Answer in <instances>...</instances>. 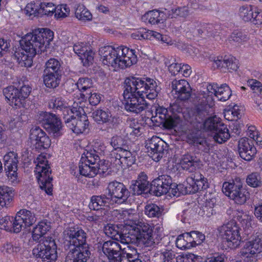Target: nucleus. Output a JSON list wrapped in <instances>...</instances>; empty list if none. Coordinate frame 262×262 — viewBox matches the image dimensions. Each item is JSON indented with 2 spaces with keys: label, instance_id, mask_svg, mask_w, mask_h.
<instances>
[{
  "label": "nucleus",
  "instance_id": "6e6552de",
  "mask_svg": "<svg viewBox=\"0 0 262 262\" xmlns=\"http://www.w3.org/2000/svg\"><path fill=\"white\" fill-rule=\"evenodd\" d=\"M86 238L87 234L83 229L78 227L71 228L67 231V236L63 242L64 248L90 250Z\"/></svg>",
  "mask_w": 262,
  "mask_h": 262
},
{
  "label": "nucleus",
  "instance_id": "680f3d73",
  "mask_svg": "<svg viewBox=\"0 0 262 262\" xmlns=\"http://www.w3.org/2000/svg\"><path fill=\"white\" fill-rule=\"evenodd\" d=\"M111 163L113 162L116 165L121 166L122 164V156H121V152L113 150L111 153Z\"/></svg>",
  "mask_w": 262,
  "mask_h": 262
},
{
  "label": "nucleus",
  "instance_id": "c03bdc74",
  "mask_svg": "<svg viewBox=\"0 0 262 262\" xmlns=\"http://www.w3.org/2000/svg\"><path fill=\"white\" fill-rule=\"evenodd\" d=\"M75 16L80 20H90L92 18L91 12L83 5H79L75 10Z\"/></svg>",
  "mask_w": 262,
  "mask_h": 262
},
{
  "label": "nucleus",
  "instance_id": "a18cd8bd",
  "mask_svg": "<svg viewBox=\"0 0 262 262\" xmlns=\"http://www.w3.org/2000/svg\"><path fill=\"white\" fill-rule=\"evenodd\" d=\"M247 185L251 187L258 188L262 186V180L260 175L258 172H252L248 174L246 178Z\"/></svg>",
  "mask_w": 262,
  "mask_h": 262
},
{
  "label": "nucleus",
  "instance_id": "5701e85b",
  "mask_svg": "<svg viewBox=\"0 0 262 262\" xmlns=\"http://www.w3.org/2000/svg\"><path fill=\"white\" fill-rule=\"evenodd\" d=\"M171 88L177 95V98L182 100H188L191 95V88L185 80H174L172 81Z\"/></svg>",
  "mask_w": 262,
  "mask_h": 262
},
{
  "label": "nucleus",
  "instance_id": "9d476101",
  "mask_svg": "<svg viewBox=\"0 0 262 262\" xmlns=\"http://www.w3.org/2000/svg\"><path fill=\"white\" fill-rule=\"evenodd\" d=\"M32 88L28 85L20 88L13 85L9 86L3 90V94L12 104L20 107L25 103L26 99L29 97Z\"/></svg>",
  "mask_w": 262,
  "mask_h": 262
},
{
  "label": "nucleus",
  "instance_id": "f3484780",
  "mask_svg": "<svg viewBox=\"0 0 262 262\" xmlns=\"http://www.w3.org/2000/svg\"><path fill=\"white\" fill-rule=\"evenodd\" d=\"M159 118L160 120H154L156 122H159L160 125L167 129H172L177 126L181 121L180 118L175 114L169 113L168 111L165 108H159L157 110L156 118Z\"/></svg>",
  "mask_w": 262,
  "mask_h": 262
},
{
  "label": "nucleus",
  "instance_id": "2eb2a0df",
  "mask_svg": "<svg viewBox=\"0 0 262 262\" xmlns=\"http://www.w3.org/2000/svg\"><path fill=\"white\" fill-rule=\"evenodd\" d=\"M106 192L113 204L118 200L125 202L130 196V191L122 183L116 181L108 183Z\"/></svg>",
  "mask_w": 262,
  "mask_h": 262
},
{
  "label": "nucleus",
  "instance_id": "a878e982",
  "mask_svg": "<svg viewBox=\"0 0 262 262\" xmlns=\"http://www.w3.org/2000/svg\"><path fill=\"white\" fill-rule=\"evenodd\" d=\"M215 66L216 68H225L229 71H236L238 69L237 61L233 56L217 57L214 61L213 67Z\"/></svg>",
  "mask_w": 262,
  "mask_h": 262
},
{
  "label": "nucleus",
  "instance_id": "0eeeda50",
  "mask_svg": "<svg viewBox=\"0 0 262 262\" xmlns=\"http://www.w3.org/2000/svg\"><path fill=\"white\" fill-rule=\"evenodd\" d=\"M133 83L132 85L137 89L138 95L141 94L144 96L146 94V98L152 100L157 98L161 91V88L158 85L157 82L150 78H139L135 76L128 77Z\"/></svg>",
  "mask_w": 262,
  "mask_h": 262
},
{
  "label": "nucleus",
  "instance_id": "1a4fd4ad",
  "mask_svg": "<svg viewBox=\"0 0 262 262\" xmlns=\"http://www.w3.org/2000/svg\"><path fill=\"white\" fill-rule=\"evenodd\" d=\"M48 239L38 244L33 249L32 254L35 258L41 259L42 262H55L58 257L57 246L53 238Z\"/></svg>",
  "mask_w": 262,
  "mask_h": 262
},
{
  "label": "nucleus",
  "instance_id": "aec40b11",
  "mask_svg": "<svg viewBox=\"0 0 262 262\" xmlns=\"http://www.w3.org/2000/svg\"><path fill=\"white\" fill-rule=\"evenodd\" d=\"M262 252V234L254 236L246 242L242 249L241 253L247 258L253 257Z\"/></svg>",
  "mask_w": 262,
  "mask_h": 262
},
{
  "label": "nucleus",
  "instance_id": "bf43d9fd",
  "mask_svg": "<svg viewBox=\"0 0 262 262\" xmlns=\"http://www.w3.org/2000/svg\"><path fill=\"white\" fill-rule=\"evenodd\" d=\"M2 252L4 254H12L17 252L19 250L18 247H14L10 243H5L2 248Z\"/></svg>",
  "mask_w": 262,
  "mask_h": 262
},
{
  "label": "nucleus",
  "instance_id": "79ce46f5",
  "mask_svg": "<svg viewBox=\"0 0 262 262\" xmlns=\"http://www.w3.org/2000/svg\"><path fill=\"white\" fill-rule=\"evenodd\" d=\"M79 170L80 174L88 177H94L96 175L97 167L85 162L80 161Z\"/></svg>",
  "mask_w": 262,
  "mask_h": 262
},
{
  "label": "nucleus",
  "instance_id": "393cba45",
  "mask_svg": "<svg viewBox=\"0 0 262 262\" xmlns=\"http://www.w3.org/2000/svg\"><path fill=\"white\" fill-rule=\"evenodd\" d=\"M65 250H69V252L66 256L64 262H86L91 255V252L89 249L69 248Z\"/></svg>",
  "mask_w": 262,
  "mask_h": 262
},
{
  "label": "nucleus",
  "instance_id": "c9c22d12",
  "mask_svg": "<svg viewBox=\"0 0 262 262\" xmlns=\"http://www.w3.org/2000/svg\"><path fill=\"white\" fill-rule=\"evenodd\" d=\"M188 187H190L189 192L191 193H195L199 191L206 189L208 188L209 183L206 178H203L200 181L196 182H192L190 179H187Z\"/></svg>",
  "mask_w": 262,
  "mask_h": 262
},
{
  "label": "nucleus",
  "instance_id": "2f4dec72",
  "mask_svg": "<svg viewBox=\"0 0 262 262\" xmlns=\"http://www.w3.org/2000/svg\"><path fill=\"white\" fill-rule=\"evenodd\" d=\"M14 190L11 187L7 186H0V205L6 207L13 199Z\"/></svg>",
  "mask_w": 262,
  "mask_h": 262
},
{
  "label": "nucleus",
  "instance_id": "338daca9",
  "mask_svg": "<svg viewBox=\"0 0 262 262\" xmlns=\"http://www.w3.org/2000/svg\"><path fill=\"white\" fill-rule=\"evenodd\" d=\"M249 84L251 86V89L253 91L254 93L257 94L261 93L262 91V83L256 80L252 79L250 82Z\"/></svg>",
  "mask_w": 262,
  "mask_h": 262
},
{
  "label": "nucleus",
  "instance_id": "e2e57ef3",
  "mask_svg": "<svg viewBox=\"0 0 262 262\" xmlns=\"http://www.w3.org/2000/svg\"><path fill=\"white\" fill-rule=\"evenodd\" d=\"M198 32L199 35L206 36H212L214 37L215 36L214 33L216 32L214 31L213 29V27L212 26L208 27H203V28H200L198 30Z\"/></svg>",
  "mask_w": 262,
  "mask_h": 262
},
{
  "label": "nucleus",
  "instance_id": "3c124183",
  "mask_svg": "<svg viewBox=\"0 0 262 262\" xmlns=\"http://www.w3.org/2000/svg\"><path fill=\"white\" fill-rule=\"evenodd\" d=\"M249 197L250 193L242 187L241 190L237 191V193L230 199L234 200L235 203L242 205L246 202Z\"/></svg>",
  "mask_w": 262,
  "mask_h": 262
},
{
  "label": "nucleus",
  "instance_id": "8fccbe9b",
  "mask_svg": "<svg viewBox=\"0 0 262 262\" xmlns=\"http://www.w3.org/2000/svg\"><path fill=\"white\" fill-rule=\"evenodd\" d=\"M78 89L82 92L89 90L93 86V80L88 77H81L76 83Z\"/></svg>",
  "mask_w": 262,
  "mask_h": 262
},
{
  "label": "nucleus",
  "instance_id": "69168bd1",
  "mask_svg": "<svg viewBox=\"0 0 262 262\" xmlns=\"http://www.w3.org/2000/svg\"><path fill=\"white\" fill-rule=\"evenodd\" d=\"M86 94L90 95L89 97V101L92 105L95 106L100 103L101 98L100 94L96 93H92L91 91L90 93H86Z\"/></svg>",
  "mask_w": 262,
  "mask_h": 262
},
{
  "label": "nucleus",
  "instance_id": "58836bf2",
  "mask_svg": "<svg viewBox=\"0 0 262 262\" xmlns=\"http://www.w3.org/2000/svg\"><path fill=\"white\" fill-rule=\"evenodd\" d=\"M17 214L23 220L25 228L32 226L36 222V218L34 213L30 210L21 209Z\"/></svg>",
  "mask_w": 262,
  "mask_h": 262
},
{
  "label": "nucleus",
  "instance_id": "473e14b6",
  "mask_svg": "<svg viewBox=\"0 0 262 262\" xmlns=\"http://www.w3.org/2000/svg\"><path fill=\"white\" fill-rule=\"evenodd\" d=\"M144 211L145 214L150 218H160L165 213L163 206L154 203L147 204L144 207Z\"/></svg>",
  "mask_w": 262,
  "mask_h": 262
},
{
  "label": "nucleus",
  "instance_id": "13d9d810",
  "mask_svg": "<svg viewBox=\"0 0 262 262\" xmlns=\"http://www.w3.org/2000/svg\"><path fill=\"white\" fill-rule=\"evenodd\" d=\"M96 174L97 173H102L106 175L110 174L111 172V169L110 167V163L108 161H104L103 163L100 164L97 166Z\"/></svg>",
  "mask_w": 262,
  "mask_h": 262
},
{
  "label": "nucleus",
  "instance_id": "a211bd4d",
  "mask_svg": "<svg viewBox=\"0 0 262 262\" xmlns=\"http://www.w3.org/2000/svg\"><path fill=\"white\" fill-rule=\"evenodd\" d=\"M172 182L171 177L168 174H162L154 179L151 181L153 195L160 196L168 193Z\"/></svg>",
  "mask_w": 262,
  "mask_h": 262
},
{
  "label": "nucleus",
  "instance_id": "20e7f679",
  "mask_svg": "<svg viewBox=\"0 0 262 262\" xmlns=\"http://www.w3.org/2000/svg\"><path fill=\"white\" fill-rule=\"evenodd\" d=\"M132 84L128 77L126 78L123 83L124 108L127 112L139 114L148 108L149 104L144 100V96L138 95L137 89Z\"/></svg>",
  "mask_w": 262,
  "mask_h": 262
},
{
  "label": "nucleus",
  "instance_id": "7ed1b4c3",
  "mask_svg": "<svg viewBox=\"0 0 262 262\" xmlns=\"http://www.w3.org/2000/svg\"><path fill=\"white\" fill-rule=\"evenodd\" d=\"M53 37V32L47 28L33 30L20 40L21 50L16 51L14 57L21 67H31L33 58L46 50Z\"/></svg>",
  "mask_w": 262,
  "mask_h": 262
},
{
  "label": "nucleus",
  "instance_id": "4468645a",
  "mask_svg": "<svg viewBox=\"0 0 262 262\" xmlns=\"http://www.w3.org/2000/svg\"><path fill=\"white\" fill-rule=\"evenodd\" d=\"M29 139L34 149L38 152L50 147L51 139L39 126H33L30 130Z\"/></svg>",
  "mask_w": 262,
  "mask_h": 262
},
{
  "label": "nucleus",
  "instance_id": "f8f14e48",
  "mask_svg": "<svg viewBox=\"0 0 262 262\" xmlns=\"http://www.w3.org/2000/svg\"><path fill=\"white\" fill-rule=\"evenodd\" d=\"M129 189L130 193L133 195H153L151 182L148 180V176L144 172H141L136 180L131 181Z\"/></svg>",
  "mask_w": 262,
  "mask_h": 262
},
{
  "label": "nucleus",
  "instance_id": "423d86ee",
  "mask_svg": "<svg viewBox=\"0 0 262 262\" xmlns=\"http://www.w3.org/2000/svg\"><path fill=\"white\" fill-rule=\"evenodd\" d=\"M69 113L67 114V117H64V122L74 133L79 134L88 129L89 121L82 107H77L73 112L70 111Z\"/></svg>",
  "mask_w": 262,
  "mask_h": 262
},
{
  "label": "nucleus",
  "instance_id": "c756f323",
  "mask_svg": "<svg viewBox=\"0 0 262 262\" xmlns=\"http://www.w3.org/2000/svg\"><path fill=\"white\" fill-rule=\"evenodd\" d=\"M201 162L200 159L196 156L187 154L183 156L181 164L183 169L192 172L200 166Z\"/></svg>",
  "mask_w": 262,
  "mask_h": 262
},
{
  "label": "nucleus",
  "instance_id": "4c0bfd02",
  "mask_svg": "<svg viewBox=\"0 0 262 262\" xmlns=\"http://www.w3.org/2000/svg\"><path fill=\"white\" fill-rule=\"evenodd\" d=\"M122 250L121 245L117 242L110 240L105 242L102 245V251L107 256H110V254H114L118 253V251Z\"/></svg>",
  "mask_w": 262,
  "mask_h": 262
},
{
  "label": "nucleus",
  "instance_id": "ea45409f",
  "mask_svg": "<svg viewBox=\"0 0 262 262\" xmlns=\"http://www.w3.org/2000/svg\"><path fill=\"white\" fill-rule=\"evenodd\" d=\"M189 189L190 187H188L187 180L183 183L179 184L172 182L171 187L170 186V190L168 193L172 194L173 196L178 197L181 194H190V192H189Z\"/></svg>",
  "mask_w": 262,
  "mask_h": 262
},
{
  "label": "nucleus",
  "instance_id": "37998d69",
  "mask_svg": "<svg viewBox=\"0 0 262 262\" xmlns=\"http://www.w3.org/2000/svg\"><path fill=\"white\" fill-rule=\"evenodd\" d=\"M215 96L220 100L225 101L231 96V90L227 84H221L215 91Z\"/></svg>",
  "mask_w": 262,
  "mask_h": 262
},
{
  "label": "nucleus",
  "instance_id": "864d4df0",
  "mask_svg": "<svg viewBox=\"0 0 262 262\" xmlns=\"http://www.w3.org/2000/svg\"><path fill=\"white\" fill-rule=\"evenodd\" d=\"M239 15L245 21H251L253 16L254 15V12L250 7L243 6L239 8Z\"/></svg>",
  "mask_w": 262,
  "mask_h": 262
},
{
  "label": "nucleus",
  "instance_id": "0e129e2a",
  "mask_svg": "<svg viewBox=\"0 0 262 262\" xmlns=\"http://www.w3.org/2000/svg\"><path fill=\"white\" fill-rule=\"evenodd\" d=\"M11 217L10 216H5L0 220V225L1 228L4 229L6 231L10 232L12 225V220H11Z\"/></svg>",
  "mask_w": 262,
  "mask_h": 262
},
{
  "label": "nucleus",
  "instance_id": "412c9836",
  "mask_svg": "<svg viewBox=\"0 0 262 262\" xmlns=\"http://www.w3.org/2000/svg\"><path fill=\"white\" fill-rule=\"evenodd\" d=\"M146 146L151 151V157L156 161H158L163 157V154L165 150L166 143L158 137H153L146 144Z\"/></svg>",
  "mask_w": 262,
  "mask_h": 262
},
{
  "label": "nucleus",
  "instance_id": "a19ab883",
  "mask_svg": "<svg viewBox=\"0 0 262 262\" xmlns=\"http://www.w3.org/2000/svg\"><path fill=\"white\" fill-rule=\"evenodd\" d=\"M92 116L98 123L109 122L112 118V115L107 110H97L92 113Z\"/></svg>",
  "mask_w": 262,
  "mask_h": 262
},
{
  "label": "nucleus",
  "instance_id": "cd10ccee",
  "mask_svg": "<svg viewBox=\"0 0 262 262\" xmlns=\"http://www.w3.org/2000/svg\"><path fill=\"white\" fill-rule=\"evenodd\" d=\"M113 203L106 193L100 195H93L91 198V202L89 204V208L91 210H98L102 209V207L108 206Z\"/></svg>",
  "mask_w": 262,
  "mask_h": 262
},
{
  "label": "nucleus",
  "instance_id": "6e6d98bb",
  "mask_svg": "<svg viewBox=\"0 0 262 262\" xmlns=\"http://www.w3.org/2000/svg\"><path fill=\"white\" fill-rule=\"evenodd\" d=\"M94 53L91 50H86L85 52L80 55V59L85 67H89L92 64L94 61Z\"/></svg>",
  "mask_w": 262,
  "mask_h": 262
},
{
  "label": "nucleus",
  "instance_id": "09e8293b",
  "mask_svg": "<svg viewBox=\"0 0 262 262\" xmlns=\"http://www.w3.org/2000/svg\"><path fill=\"white\" fill-rule=\"evenodd\" d=\"M253 140H249L247 138H241L238 141V149L241 157H246L245 152H243L244 149H249L250 147H255L253 144Z\"/></svg>",
  "mask_w": 262,
  "mask_h": 262
},
{
  "label": "nucleus",
  "instance_id": "6ab92c4d",
  "mask_svg": "<svg viewBox=\"0 0 262 262\" xmlns=\"http://www.w3.org/2000/svg\"><path fill=\"white\" fill-rule=\"evenodd\" d=\"M4 169L8 178L13 182L17 179L18 155L14 151H10L4 157Z\"/></svg>",
  "mask_w": 262,
  "mask_h": 262
},
{
  "label": "nucleus",
  "instance_id": "5fc2aeb1",
  "mask_svg": "<svg viewBox=\"0 0 262 262\" xmlns=\"http://www.w3.org/2000/svg\"><path fill=\"white\" fill-rule=\"evenodd\" d=\"M247 40V37L241 31L235 30L234 31L229 38V41L230 42H234L237 45Z\"/></svg>",
  "mask_w": 262,
  "mask_h": 262
},
{
  "label": "nucleus",
  "instance_id": "9b49d317",
  "mask_svg": "<svg viewBox=\"0 0 262 262\" xmlns=\"http://www.w3.org/2000/svg\"><path fill=\"white\" fill-rule=\"evenodd\" d=\"M37 121L50 134L55 137L62 135L61 130L62 127L60 119L55 114L47 112H41L36 118Z\"/></svg>",
  "mask_w": 262,
  "mask_h": 262
},
{
  "label": "nucleus",
  "instance_id": "4be33fe9",
  "mask_svg": "<svg viewBox=\"0 0 262 262\" xmlns=\"http://www.w3.org/2000/svg\"><path fill=\"white\" fill-rule=\"evenodd\" d=\"M51 229L50 223L47 220L39 222L37 225L33 227L31 232L32 240L38 244L43 242L50 238L51 236H46L45 235Z\"/></svg>",
  "mask_w": 262,
  "mask_h": 262
},
{
  "label": "nucleus",
  "instance_id": "49530a36",
  "mask_svg": "<svg viewBox=\"0 0 262 262\" xmlns=\"http://www.w3.org/2000/svg\"><path fill=\"white\" fill-rule=\"evenodd\" d=\"M111 144L114 150L119 152L125 148L129 149L130 146L127 144V141L123 140L120 136L113 137L111 139Z\"/></svg>",
  "mask_w": 262,
  "mask_h": 262
},
{
  "label": "nucleus",
  "instance_id": "f257e3e1",
  "mask_svg": "<svg viewBox=\"0 0 262 262\" xmlns=\"http://www.w3.org/2000/svg\"><path fill=\"white\" fill-rule=\"evenodd\" d=\"M211 107L209 104L203 103L199 104L189 113V118L187 120L194 128L198 129L195 132L189 133L187 136V142L195 146L199 145L203 147L207 145V141L201 136L199 129L202 128L212 132L213 139L220 144L226 142L231 136H234L229 133L226 125L222 122L221 119L216 116L205 118L209 115Z\"/></svg>",
  "mask_w": 262,
  "mask_h": 262
},
{
  "label": "nucleus",
  "instance_id": "e433bc0d",
  "mask_svg": "<svg viewBox=\"0 0 262 262\" xmlns=\"http://www.w3.org/2000/svg\"><path fill=\"white\" fill-rule=\"evenodd\" d=\"M43 72L62 75V69L59 61L55 58H50L46 62Z\"/></svg>",
  "mask_w": 262,
  "mask_h": 262
},
{
  "label": "nucleus",
  "instance_id": "4d7b16f0",
  "mask_svg": "<svg viewBox=\"0 0 262 262\" xmlns=\"http://www.w3.org/2000/svg\"><path fill=\"white\" fill-rule=\"evenodd\" d=\"M70 13V9L67 5L62 4L55 7V17L57 18H64Z\"/></svg>",
  "mask_w": 262,
  "mask_h": 262
},
{
  "label": "nucleus",
  "instance_id": "603ef678",
  "mask_svg": "<svg viewBox=\"0 0 262 262\" xmlns=\"http://www.w3.org/2000/svg\"><path fill=\"white\" fill-rule=\"evenodd\" d=\"M12 219V225H11L10 232L18 233L20 232L22 228H24V224L23 222L21 219L19 217V215L16 214L15 218L11 217Z\"/></svg>",
  "mask_w": 262,
  "mask_h": 262
},
{
  "label": "nucleus",
  "instance_id": "f03ea898",
  "mask_svg": "<svg viewBox=\"0 0 262 262\" xmlns=\"http://www.w3.org/2000/svg\"><path fill=\"white\" fill-rule=\"evenodd\" d=\"M104 232L107 236L122 243H132L137 246L151 247L155 245L153 227L147 223L139 222L132 225L108 224Z\"/></svg>",
  "mask_w": 262,
  "mask_h": 262
},
{
  "label": "nucleus",
  "instance_id": "de8ad7c7",
  "mask_svg": "<svg viewBox=\"0 0 262 262\" xmlns=\"http://www.w3.org/2000/svg\"><path fill=\"white\" fill-rule=\"evenodd\" d=\"M55 7L53 3H41L40 7L38 10V14H39V17H42L43 15L52 16L53 14H55Z\"/></svg>",
  "mask_w": 262,
  "mask_h": 262
},
{
  "label": "nucleus",
  "instance_id": "dca6fc26",
  "mask_svg": "<svg viewBox=\"0 0 262 262\" xmlns=\"http://www.w3.org/2000/svg\"><path fill=\"white\" fill-rule=\"evenodd\" d=\"M102 63L105 65L111 66L115 68H121L120 55L118 52V47L115 48L112 46H104L99 51Z\"/></svg>",
  "mask_w": 262,
  "mask_h": 262
},
{
  "label": "nucleus",
  "instance_id": "774afa93",
  "mask_svg": "<svg viewBox=\"0 0 262 262\" xmlns=\"http://www.w3.org/2000/svg\"><path fill=\"white\" fill-rule=\"evenodd\" d=\"M254 214L257 220L262 223V200L254 206Z\"/></svg>",
  "mask_w": 262,
  "mask_h": 262
},
{
  "label": "nucleus",
  "instance_id": "7c9ffc66",
  "mask_svg": "<svg viewBox=\"0 0 262 262\" xmlns=\"http://www.w3.org/2000/svg\"><path fill=\"white\" fill-rule=\"evenodd\" d=\"M164 14L157 10L149 11L145 13L141 17L142 21L151 25L163 23L164 20Z\"/></svg>",
  "mask_w": 262,
  "mask_h": 262
},
{
  "label": "nucleus",
  "instance_id": "052dcab7",
  "mask_svg": "<svg viewBox=\"0 0 262 262\" xmlns=\"http://www.w3.org/2000/svg\"><path fill=\"white\" fill-rule=\"evenodd\" d=\"M191 235L194 241V247L200 245L205 239V236L204 234L198 231H192Z\"/></svg>",
  "mask_w": 262,
  "mask_h": 262
},
{
  "label": "nucleus",
  "instance_id": "bb28decb",
  "mask_svg": "<svg viewBox=\"0 0 262 262\" xmlns=\"http://www.w3.org/2000/svg\"><path fill=\"white\" fill-rule=\"evenodd\" d=\"M50 108L58 110L62 112V119H65L64 117L67 116V114L69 112H73V110L76 108L77 106H73L72 108L67 105V103L64 99L61 97L57 98H53L49 102Z\"/></svg>",
  "mask_w": 262,
  "mask_h": 262
},
{
  "label": "nucleus",
  "instance_id": "39448f33",
  "mask_svg": "<svg viewBox=\"0 0 262 262\" xmlns=\"http://www.w3.org/2000/svg\"><path fill=\"white\" fill-rule=\"evenodd\" d=\"M239 229V228L234 221L228 222L227 224L220 227L219 230L221 238V243L224 249H235L239 246L241 237Z\"/></svg>",
  "mask_w": 262,
  "mask_h": 262
},
{
  "label": "nucleus",
  "instance_id": "ddd939ff",
  "mask_svg": "<svg viewBox=\"0 0 262 262\" xmlns=\"http://www.w3.org/2000/svg\"><path fill=\"white\" fill-rule=\"evenodd\" d=\"M48 161L39 162L36 165V171L38 173V182L40 189L44 190L48 194H52L53 185L52 181L53 178L51 176V167L48 164Z\"/></svg>",
  "mask_w": 262,
  "mask_h": 262
},
{
  "label": "nucleus",
  "instance_id": "c85d7f7f",
  "mask_svg": "<svg viewBox=\"0 0 262 262\" xmlns=\"http://www.w3.org/2000/svg\"><path fill=\"white\" fill-rule=\"evenodd\" d=\"M243 183L239 178H236L231 182H226L223 184V191L226 195L230 198L232 197L237 191L241 190Z\"/></svg>",
  "mask_w": 262,
  "mask_h": 262
},
{
  "label": "nucleus",
  "instance_id": "b1692460",
  "mask_svg": "<svg viewBox=\"0 0 262 262\" xmlns=\"http://www.w3.org/2000/svg\"><path fill=\"white\" fill-rule=\"evenodd\" d=\"M118 52L121 55V60H119L121 62V69H124L137 63V57L134 50L120 46L118 47Z\"/></svg>",
  "mask_w": 262,
  "mask_h": 262
},
{
  "label": "nucleus",
  "instance_id": "72a5a7b5",
  "mask_svg": "<svg viewBox=\"0 0 262 262\" xmlns=\"http://www.w3.org/2000/svg\"><path fill=\"white\" fill-rule=\"evenodd\" d=\"M100 152L96 149L91 150L84 152L81 158L80 162H85L92 166H96L100 162Z\"/></svg>",
  "mask_w": 262,
  "mask_h": 262
},
{
  "label": "nucleus",
  "instance_id": "f704fd0d",
  "mask_svg": "<svg viewBox=\"0 0 262 262\" xmlns=\"http://www.w3.org/2000/svg\"><path fill=\"white\" fill-rule=\"evenodd\" d=\"M61 75L60 74L57 75L43 72V79L45 85L49 88L55 89L57 88L60 83Z\"/></svg>",
  "mask_w": 262,
  "mask_h": 262
}]
</instances>
